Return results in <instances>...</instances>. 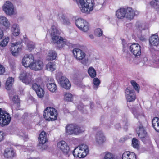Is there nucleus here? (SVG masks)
Listing matches in <instances>:
<instances>
[{
	"label": "nucleus",
	"instance_id": "nucleus-12",
	"mask_svg": "<svg viewBox=\"0 0 159 159\" xmlns=\"http://www.w3.org/2000/svg\"><path fill=\"white\" fill-rule=\"evenodd\" d=\"M56 79L59 83L61 86L66 89H69L71 85L69 80L64 76L61 77L57 76Z\"/></svg>",
	"mask_w": 159,
	"mask_h": 159
},
{
	"label": "nucleus",
	"instance_id": "nucleus-5",
	"mask_svg": "<svg viewBox=\"0 0 159 159\" xmlns=\"http://www.w3.org/2000/svg\"><path fill=\"white\" fill-rule=\"evenodd\" d=\"M43 116L47 120L54 121L57 119V112L55 108L48 107L44 110Z\"/></svg>",
	"mask_w": 159,
	"mask_h": 159
},
{
	"label": "nucleus",
	"instance_id": "nucleus-4",
	"mask_svg": "<svg viewBox=\"0 0 159 159\" xmlns=\"http://www.w3.org/2000/svg\"><path fill=\"white\" fill-rule=\"evenodd\" d=\"M89 152L88 146L83 144L76 148L73 152V154L75 157L84 158L86 156Z\"/></svg>",
	"mask_w": 159,
	"mask_h": 159
},
{
	"label": "nucleus",
	"instance_id": "nucleus-10",
	"mask_svg": "<svg viewBox=\"0 0 159 159\" xmlns=\"http://www.w3.org/2000/svg\"><path fill=\"white\" fill-rule=\"evenodd\" d=\"M34 61V57L32 54H25L22 60V64L25 67L31 68Z\"/></svg>",
	"mask_w": 159,
	"mask_h": 159
},
{
	"label": "nucleus",
	"instance_id": "nucleus-24",
	"mask_svg": "<svg viewBox=\"0 0 159 159\" xmlns=\"http://www.w3.org/2000/svg\"><path fill=\"white\" fill-rule=\"evenodd\" d=\"M36 83L33 84L32 85V88L35 92L41 88L40 86L43 84L42 80L40 78H37L36 80Z\"/></svg>",
	"mask_w": 159,
	"mask_h": 159
},
{
	"label": "nucleus",
	"instance_id": "nucleus-54",
	"mask_svg": "<svg viewBox=\"0 0 159 159\" xmlns=\"http://www.w3.org/2000/svg\"><path fill=\"white\" fill-rule=\"evenodd\" d=\"M115 126L116 128L117 129H119L120 128V124H117Z\"/></svg>",
	"mask_w": 159,
	"mask_h": 159
},
{
	"label": "nucleus",
	"instance_id": "nucleus-30",
	"mask_svg": "<svg viewBox=\"0 0 159 159\" xmlns=\"http://www.w3.org/2000/svg\"><path fill=\"white\" fill-rule=\"evenodd\" d=\"M14 81L13 78L9 77L7 80L6 83V87L7 90H9L12 87Z\"/></svg>",
	"mask_w": 159,
	"mask_h": 159
},
{
	"label": "nucleus",
	"instance_id": "nucleus-53",
	"mask_svg": "<svg viewBox=\"0 0 159 159\" xmlns=\"http://www.w3.org/2000/svg\"><path fill=\"white\" fill-rule=\"evenodd\" d=\"M155 9L158 8H159V5L156 2V4H154V6L153 7Z\"/></svg>",
	"mask_w": 159,
	"mask_h": 159
},
{
	"label": "nucleus",
	"instance_id": "nucleus-34",
	"mask_svg": "<svg viewBox=\"0 0 159 159\" xmlns=\"http://www.w3.org/2000/svg\"><path fill=\"white\" fill-rule=\"evenodd\" d=\"M104 159H116L115 154L109 152H105Z\"/></svg>",
	"mask_w": 159,
	"mask_h": 159
},
{
	"label": "nucleus",
	"instance_id": "nucleus-26",
	"mask_svg": "<svg viewBox=\"0 0 159 159\" xmlns=\"http://www.w3.org/2000/svg\"><path fill=\"white\" fill-rule=\"evenodd\" d=\"M152 125L154 129L159 132V118L158 117H155L153 119Z\"/></svg>",
	"mask_w": 159,
	"mask_h": 159
},
{
	"label": "nucleus",
	"instance_id": "nucleus-58",
	"mask_svg": "<svg viewBox=\"0 0 159 159\" xmlns=\"http://www.w3.org/2000/svg\"><path fill=\"white\" fill-rule=\"evenodd\" d=\"M157 144L158 148H159V141H158L157 142Z\"/></svg>",
	"mask_w": 159,
	"mask_h": 159
},
{
	"label": "nucleus",
	"instance_id": "nucleus-33",
	"mask_svg": "<svg viewBox=\"0 0 159 159\" xmlns=\"http://www.w3.org/2000/svg\"><path fill=\"white\" fill-rule=\"evenodd\" d=\"M88 73L89 76L93 78L96 75V73L95 70L92 67H91L88 70Z\"/></svg>",
	"mask_w": 159,
	"mask_h": 159
},
{
	"label": "nucleus",
	"instance_id": "nucleus-43",
	"mask_svg": "<svg viewBox=\"0 0 159 159\" xmlns=\"http://www.w3.org/2000/svg\"><path fill=\"white\" fill-rule=\"evenodd\" d=\"M95 34L99 37L102 36L103 34V32L99 28L95 30Z\"/></svg>",
	"mask_w": 159,
	"mask_h": 159
},
{
	"label": "nucleus",
	"instance_id": "nucleus-23",
	"mask_svg": "<svg viewBox=\"0 0 159 159\" xmlns=\"http://www.w3.org/2000/svg\"><path fill=\"white\" fill-rule=\"evenodd\" d=\"M105 140V138L101 131L98 132L96 135V142L99 144L103 143Z\"/></svg>",
	"mask_w": 159,
	"mask_h": 159
},
{
	"label": "nucleus",
	"instance_id": "nucleus-17",
	"mask_svg": "<svg viewBox=\"0 0 159 159\" xmlns=\"http://www.w3.org/2000/svg\"><path fill=\"white\" fill-rule=\"evenodd\" d=\"M47 80V87L49 90L52 93L55 92L57 89V87L53 78H48Z\"/></svg>",
	"mask_w": 159,
	"mask_h": 159
},
{
	"label": "nucleus",
	"instance_id": "nucleus-40",
	"mask_svg": "<svg viewBox=\"0 0 159 159\" xmlns=\"http://www.w3.org/2000/svg\"><path fill=\"white\" fill-rule=\"evenodd\" d=\"M38 96L40 98H42L43 97L44 94V92L43 89L41 88H40L39 90H38L36 92Z\"/></svg>",
	"mask_w": 159,
	"mask_h": 159
},
{
	"label": "nucleus",
	"instance_id": "nucleus-21",
	"mask_svg": "<svg viewBox=\"0 0 159 159\" xmlns=\"http://www.w3.org/2000/svg\"><path fill=\"white\" fill-rule=\"evenodd\" d=\"M149 43L151 46H157L159 44V39L157 35L154 34L150 37Z\"/></svg>",
	"mask_w": 159,
	"mask_h": 159
},
{
	"label": "nucleus",
	"instance_id": "nucleus-50",
	"mask_svg": "<svg viewBox=\"0 0 159 159\" xmlns=\"http://www.w3.org/2000/svg\"><path fill=\"white\" fill-rule=\"evenodd\" d=\"M12 30H16V29H19L18 25L17 24H14L12 26Z\"/></svg>",
	"mask_w": 159,
	"mask_h": 159
},
{
	"label": "nucleus",
	"instance_id": "nucleus-8",
	"mask_svg": "<svg viewBox=\"0 0 159 159\" xmlns=\"http://www.w3.org/2000/svg\"><path fill=\"white\" fill-rule=\"evenodd\" d=\"M11 120L10 114L0 108V126H4L8 125Z\"/></svg>",
	"mask_w": 159,
	"mask_h": 159
},
{
	"label": "nucleus",
	"instance_id": "nucleus-19",
	"mask_svg": "<svg viewBox=\"0 0 159 159\" xmlns=\"http://www.w3.org/2000/svg\"><path fill=\"white\" fill-rule=\"evenodd\" d=\"M43 66V63L42 61L39 60H34L30 69L35 71H39L42 70Z\"/></svg>",
	"mask_w": 159,
	"mask_h": 159
},
{
	"label": "nucleus",
	"instance_id": "nucleus-56",
	"mask_svg": "<svg viewBox=\"0 0 159 159\" xmlns=\"http://www.w3.org/2000/svg\"><path fill=\"white\" fill-rule=\"evenodd\" d=\"M80 105H78L77 106L78 109L80 110H82V108H83V106H82V107L81 108H80Z\"/></svg>",
	"mask_w": 159,
	"mask_h": 159
},
{
	"label": "nucleus",
	"instance_id": "nucleus-39",
	"mask_svg": "<svg viewBox=\"0 0 159 159\" xmlns=\"http://www.w3.org/2000/svg\"><path fill=\"white\" fill-rule=\"evenodd\" d=\"M28 49L30 51H31L33 50L35 47V45L34 43L32 42H29L27 45Z\"/></svg>",
	"mask_w": 159,
	"mask_h": 159
},
{
	"label": "nucleus",
	"instance_id": "nucleus-3",
	"mask_svg": "<svg viewBox=\"0 0 159 159\" xmlns=\"http://www.w3.org/2000/svg\"><path fill=\"white\" fill-rule=\"evenodd\" d=\"M75 1L80 7L82 12L89 14L94 7L93 0H73Z\"/></svg>",
	"mask_w": 159,
	"mask_h": 159
},
{
	"label": "nucleus",
	"instance_id": "nucleus-2",
	"mask_svg": "<svg viewBox=\"0 0 159 159\" xmlns=\"http://www.w3.org/2000/svg\"><path fill=\"white\" fill-rule=\"evenodd\" d=\"M51 29L50 34L52 40L55 44L57 45V46L58 48H63L65 45H66L69 47L72 46V44L67 41L66 39H63V38L56 35L58 31L54 25H52L51 26Z\"/></svg>",
	"mask_w": 159,
	"mask_h": 159
},
{
	"label": "nucleus",
	"instance_id": "nucleus-18",
	"mask_svg": "<svg viewBox=\"0 0 159 159\" xmlns=\"http://www.w3.org/2000/svg\"><path fill=\"white\" fill-rule=\"evenodd\" d=\"M125 17L128 19H132L135 15L139 13L138 11H134L129 7L125 8Z\"/></svg>",
	"mask_w": 159,
	"mask_h": 159
},
{
	"label": "nucleus",
	"instance_id": "nucleus-29",
	"mask_svg": "<svg viewBox=\"0 0 159 159\" xmlns=\"http://www.w3.org/2000/svg\"><path fill=\"white\" fill-rule=\"evenodd\" d=\"M0 23L3 24L7 28L10 26V24L7 19L4 16L0 17Z\"/></svg>",
	"mask_w": 159,
	"mask_h": 159
},
{
	"label": "nucleus",
	"instance_id": "nucleus-6",
	"mask_svg": "<svg viewBox=\"0 0 159 159\" xmlns=\"http://www.w3.org/2000/svg\"><path fill=\"white\" fill-rule=\"evenodd\" d=\"M73 53L74 57L82 64L87 65L88 64V59L85 58V53L80 49L75 48L73 49Z\"/></svg>",
	"mask_w": 159,
	"mask_h": 159
},
{
	"label": "nucleus",
	"instance_id": "nucleus-25",
	"mask_svg": "<svg viewBox=\"0 0 159 159\" xmlns=\"http://www.w3.org/2000/svg\"><path fill=\"white\" fill-rule=\"evenodd\" d=\"M125 8H122L116 11V16L119 19H122L125 17Z\"/></svg>",
	"mask_w": 159,
	"mask_h": 159
},
{
	"label": "nucleus",
	"instance_id": "nucleus-1",
	"mask_svg": "<svg viewBox=\"0 0 159 159\" xmlns=\"http://www.w3.org/2000/svg\"><path fill=\"white\" fill-rule=\"evenodd\" d=\"M132 112L134 117L139 120L137 123V126L136 131L138 136L143 139L146 136L147 133L139 120L145 117L144 114L141 106L137 105L134 107L132 109Z\"/></svg>",
	"mask_w": 159,
	"mask_h": 159
},
{
	"label": "nucleus",
	"instance_id": "nucleus-55",
	"mask_svg": "<svg viewBox=\"0 0 159 159\" xmlns=\"http://www.w3.org/2000/svg\"><path fill=\"white\" fill-rule=\"evenodd\" d=\"M140 39L142 41H144L146 39L143 37L141 36L140 37Z\"/></svg>",
	"mask_w": 159,
	"mask_h": 159
},
{
	"label": "nucleus",
	"instance_id": "nucleus-20",
	"mask_svg": "<svg viewBox=\"0 0 159 159\" xmlns=\"http://www.w3.org/2000/svg\"><path fill=\"white\" fill-rule=\"evenodd\" d=\"M4 156L7 158H12L15 155L14 150L11 148H6L4 151Z\"/></svg>",
	"mask_w": 159,
	"mask_h": 159
},
{
	"label": "nucleus",
	"instance_id": "nucleus-31",
	"mask_svg": "<svg viewBox=\"0 0 159 159\" xmlns=\"http://www.w3.org/2000/svg\"><path fill=\"white\" fill-rule=\"evenodd\" d=\"M55 64L52 62L48 63L46 66L47 69L51 71H53L55 70Z\"/></svg>",
	"mask_w": 159,
	"mask_h": 159
},
{
	"label": "nucleus",
	"instance_id": "nucleus-13",
	"mask_svg": "<svg viewBox=\"0 0 159 159\" xmlns=\"http://www.w3.org/2000/svg\"><path fill=\"white\" fill-rule=\"evenodd\" d=\"M129 51L135 57L140 56L141 54V47L138 43H134L131 44Z\"/></svg>",
	"mask_w": 159,
	"mask_h": 159
},
{
	"label": "nucleus",
	"instance_id": "nucleus-51",
	"mask_svg": "<svg viewBox=\"0 0 159 159\" xmlns=\"http://www.w3.org/2000/svg\"><path fill=\"white\" fill-rule=\"evenodd\" d=\"M3 35V33L2 30L0 29V39H1Z\"/></svg>",
	"mask_w": 159,
	"mask_h": 159
},
{
	"label": "nucleus",
	"instance_id": "nucleus-15",
	"mask_svg": "<svg viewBox=\"0 0 159 159\" xmlns=\"http://www.w3.org/2000/svg\"><path fill=\"white\" fill-rule=\"evenodd\" d=\"M58 147L65 155L69 156L70 148L67 143L64 141H61L57 143Z\"/></svg>",
	"mask_w": 159,
	"mask_h": 159
},
{
	"label": "nucleus",
	"instance_id": "nucleus-61",
	"mask_svg": "<svg viewBox=\"0 0 159 159\" xmlns=\"http://www.w3.org/2000/svg\"><path fill=\"white\" fill-rule=\"evenodd\" d=\"M96 128H97V127H95L93 128V129H96Z\"/></svg>",
	"mask_w": 159,
	"mask_h": 159
},
{
	"label": "nucleus",
	"instance_id": "nucleus-11",
	"mask_svg": "<svg viewBox=\"0 0 159 159\" xmlns=\"http://www.w3.org/2000/svg\"><path fill=\"white\" fill-rule=\"evenodd\" d=\"M75 24L78 28L84 31H87L89 29L88 23L84 20L79 18L75 21Z\"/></svg>",
	"mask_w": 159,
	"mask_h": 159
},
{
	"label": "nucleus",
	"instance_id": "nucleus-36",
	"mask_svg": "<svg viewBox=\"0 0 159 159\" xmlns=\"http://www.w3.org/2000/svg\"><path fill=\"white\" fill-rule=\"evenodd\" d=\"M64 99L67 102H71L73 99L72 95L70 93H67L64 95Z\"/></svg>",
	"mask_w": 159,
	"mask_h": 159
},
{
	"label": "nucleus",
	"instance_id": "nucleus-16",
	"mask_svg": "<svg viewBox=\"0 0 159 159\" xmlns=\"http://www.w3.org/2000/svg\"><path fill=\"white\" fill-rule=\"evenodd\" d=\"M3 10L7 14L11 15L14 14V7L10 2L7 1L6 2L3 6Z\"/></svg>",
	"mask_w": 159,
	"mask_h": 159
},
{
	"label": "nucleus",
	"instance_id": "nucleus-49",
	"mask_svg": "<svg viewBox=\"0 0 159 159\" xmlns=\"http://www.w3.org/2000/svg\"><path fill=\"white\" fill-rule=\"evenodd\" d=\"M4 139V133L2 131H0V142Z\"/></svg>",
	"mask_w": 159,
	"mask_h": 159
},
{
	"label": "nucleus",
	"instance_id": "nucleus-38",
	"mask_svg": "<svg viewBox=\"0 0 159 159\" xmlns=\"http://www.w3.org/2000/svg\"><path fill=\"white\" fill-rule=\"evenodd\" d=\"M132 144L134 148H138L139 146V142L135 138H133L132 140Z\"/></svg>",
	"mask_w": 159,
	"mask_h": 159
},
{
	"label": "nucleus",
	"instance_id": "nucleus-47",
	"mask_svg": "<svg viewBox=\"0 0 159 159\" xmlns=\"http://www.w3.org/2000/svg\"><path fill=\"white\" fill-rule=\"evenodd\" d=\"M39 137L40 138L43 137H46V133L44 131H42L39 134Z\"/></svg>",
	"mask_w": 159,
	"mask_h": 159
},
{
	"label": "nucleus",
	"instance_id": "nucleus-60",
	"mask_svg": "<svg viewBox=\"0 0 159 159\" xmlns=\"http://www.w3.org/2000/svg\"><path fill=\"white\" fill-rule=\"evenodd\" d=\"M156 2H159V0H155Z\"/></svg>",
	"mask_w": 159,
	"mask_h": 159
},
{
	"label": "nucleus",
	"instance_id": "nucleus-57",
	"mask_svg": "<svg viewBox=\"0 0 159 159\" xmlns=\"http://www.w3.org/2000/svg\"><path fill=\"white\" fill-rule=\"evenodd\" d=\"M89 37H90V38L91 39H93V38H94V36H93L92 35V34H90L89 35Z\"/></svg>",
	"mask_w": 159,
	"mask_h": 159
},
{
	"label": "nucleus",
	"instance_id": "nucleus-7",
	"mask_svg": "<svg viewBox=\"0 0 159 159\" xmlns=\"http://www.w3.org/2000/svg\"><path fill=\"white\" fill-rule=\"evenodd\" d=\"M19 78L20 80L26 85H30L33 82L32 74L25 71L20 73Z\"/></svg>",
	"mask_w": 159,
	"mask_h": 159
},
{
	"label": "nucleus",
	"instance_id": "nucleus-28",
	"mask_svg": "<svg viewBox=\"0 0 159 159\" xmlns=\"http://www.w3.org/2000/svg\"><path fill=\"white\" fill-rule=\"evenodd\" d=\"M57 54L55 51L51 50L49 51L48 55L47 56V59L48 60H52L56 59Z\"/></svg>",
	"mask_w": 159,
	"mask_h": 159
},
{
	"label": "nucleus",
	"instance_id": "nucleus-14",
	"mask_svg": "<svg viewBox=\"0 0 159 159\" xmlns=\"http://www.w3.org/2000/svg\"><path fill=\"white\" fill-rule=\"evenodd\" d=\"M125 97L127 100L129 102H133L136 98L134 91L129 88H127L125 91Z\"/></svg>",
	"mask_w": 159,
	"mask_h": 159
},
{
	"label": "nucleus",
	"instance_id": "nucleus-52",
	"mask_svg": "<svg viewBox=\"0 0 159 159\" xmlns=\"http://www.w3.org/2000/svg\"><path fill=\"white\" fill-rule=\"evenodd\" d=\"M154 4H156V2L152 1L150 2V5L152 7L154 6Z\"/></svg>",
	"mask_w": 159,
	"mask_h": 159
},
{
	"label": "nucleus",
	"instance_id": "nucleus-59",
	"mask_svg": "<svg viewBox=\"0 0 159 159\" xmlns=\"http://www.w3.org/2000/svg\"><path fill=\"white\" fill-rule=\"evenodd\" d=\"M90 107H92L93 106V104L92 103H91L90 105Z\"/></svg>",
	"mask_w": 159,
	"mask_h": 159
},
{
	"label": "nucleus",
	"instance_id": "nucleus-48",
	"mask_svg": "<svg viewBox=\"0 0 159 159\" xmlns=\"http://www.w3.org/2000/svg\"><path fill=\"white\" fill-rule=\"evenodd\" d=\"M5 72V68L1 65H0V75L2 74Z\"/></svg>",
	"mask_w": 159,
	"mask_h": 159
},
{
	"label": "nucleus",
	"instance_id": "nucleus-22",
	"mask_svg": "<svg viewBox=\"0 0 159 159\" xmlns=\"http://www.w3.org/2000/svg\"><path fill=\"white\" fill-rule=\"evenodd\" d=\"M122 159H136V155L132 152L127 151L125 152L122 155Z\"/></svg>",
	"mask_w": 159,
	"mask_h": 159
},
{
	"label": "nucleus",
	"instance_id": "nucleus-62",
	"mask_svg": "<svg viewBox=\"0 0 159 159\" xmlns=\"http://www.w3.org/2000/svg\"><path fill=\"white\" fill-rule=\"evenodd\" d=\"M9 96H10V97H11V96L10 95H9Z\"/></svg>",
	"mask_w": 159,
	"mask_h": 159
},
{
	"label": "nucleus",
	"instance_id": "nucleus-44",
	"mask_svg": "<svg viewBox=\"0 0 159 159\" xmlns=\"http://www.w3.org/2000/svg\"><path fill=\"white\" fill-rule=\"evenodd\" d=\"M39 142L40 143L43 144L45 143L47 141V137L40 138L39 137Z\"/></svg>",
	"mask_w": 159,
	"mask_h": 159
},
{
	"label": "nucleus",
	"instance_id": "nucleus-45",
	"mask_svg": "<svg viewBox=\"0 0 159 159\" xmlns=\"http://www.w3.org/2000/svg\"><path fill=\"white\" fill-rule=\"evenodd\" d=\"M12 100L14 103H17V104H20L19 99L17 96L15 95L13 96L12 98Z\"/></svg>",
	"mask_w": 159,
	"mask_h": 159
},
{
	"label": "nucleus",
	"instance_id": "nucleus-41",
	"mask_svg": "<svg viewBox=\"0 0 159 159\" xmlns=\"http://www.w3.org/2000/svg\"><path fill=\"white\" fill-rule=\"evenodd\" d=\"M9 38L8 37L5 38L0 43V46L2 47L6 46L7 44L9 41Z\"/></svg>",
	"mask_w": 159,
	"mask_h": 159
},
{
	"label": "nucleus",
	"instance_id": "nucleus-32",
	"mask_svg": "<svg viewBox=\"0 0 159 159\" xmlns=\"http://www.w3.org/2000/svg\"><path fill=\"white\" fill-rule=\"evenodd\" d=\"M59 19L60 21L63 24L65 25H69L70 24V22L69 20L63 15H61Z\"/></svg>",
	"mask_w": 159,
	"mask_h": 159
},
{
	"label": "nucleus",
	"instance_id": "nucleus-42",
	"mask_svg": "<svg viewBox=\"0 0 159 159\" xmlns=\"http://www.w3.org/2000/svg\"><path fill=\"white\" fill-rule=\"evenodd\" d=\"M131 83L133 86V88L135 89L138 91V92L139 90V86L138 84L136 83V82L134 80H132L131 81Z\"/></svg>",
	"mask_w": 159,
	"mask_h": 159
},
{
	"label": "nucleus",
	"instance_id": "nucleus-46",
	"mask_svg": "<svg viewBox=\"0 0 159 159\" xmlns=\"http://www.w3.org/2000/svg\"><path fill=\"white\" fill-rule=\"evenodd\" d=\"M13 34L15 36H17L19 34V29H16V30H12Z\"/></svg>",
	"mask_w": 159,
	"mask_h": 159
},
{
	"label": "nucleus",
	"instance_id": "nucleus-9",
	"mask_svg": "<svg viewBox=\"0 0 159 159\" xmlns=\"http://www.w3.org/2000/svg\"><path fill=\"white\" fill-rule=\"evenodd\" d=\"M66 132L69 135L77 134L82 132L80 127L76 124L68 125L66 128Z\"/></svg>",
	"mask_w": 159,
	"mask_h": 159
},
{
	"label": "nucleus",
	"instance_id": "nucleus-35",
	"mask_svg": "<svg viewBox=\"0 0 159 159\" xmlns=\"http://www.w3.org/2000/svg\"><path fill=\"white\" fill-rule=\"evenodd\" d=\"M122 44L123 47V52H126L128 48L129 49L130 44H127L124 39H122Z\"/></svg>",
	"mask_w": 159,
	"mask_h": 159
},
{
	"label": "nucleus",
	"instance_id": "nucleus-63",
	"mask_svg": "<svg viewBox=\"0 0 159 159\" xmlns=\"http://www.w3.org/2000/svg\"><path fill=\"white\" fill-rule=\"evenodd\" d=\"M34 159H36V158H34Z\"/></svg>",
	"mask_w": 159,
	"mask_h": 159
},
{
	"label": "nucleus",
	"instance_id": "nucleus-27",
	"mask_svg": "<svg viewBox=\"0 0 159 159\" xmlns=\"http://www.w3.org/2000/svg\"><path fill=\"white\" fill-rule=\"evenodd\" d=\"M17 43H14L11 46V51L12 55L14 56H16L17 54L18 53L19 49H20L17 45H18Z\"/></svg>",
	"mask_w": 159,
	"mask_h": 159
},
{
	"label": "nucleus",
	"instance_id": "nucleus-37",
	"mask_svg": "<svg viewBox=\"0 0 159 159\" xmlns=\"http://www.w3.org/2000/svg\"><path fill=\"white\" fill-rule=\"evenodd\" d=\"M100 81L97 78H95L93 80V88L97 89L98 87L100 84Z\"/></svg>",
	"mask_w": 159,
	"mask_h": 159
}]
</instances>
